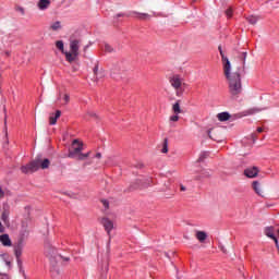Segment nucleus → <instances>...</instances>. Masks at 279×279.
Masks as SVG:
<instances>
[{
	"label": "nucleus",
	"mask_w": 279,
	"mask_h": 279,
	"mask_svg": "<svg viewBox=\"0 0 279 279\" xmlns=\"http://www.w3.org/2000/svg\"><path fill=\"white\" fill-rule=\"evenodd\" d=\"M226 14L228 19H232V8L227 9Z\"/></svg>",
	"instance_id": "32"
},
{
	"label": "nucleus",
	"mask_w": 279,
	"mask_h": 279,
	"mask_svg": "<svg viewBox=\"0 0 279 279\" xmlns=\"http://www.w3.org/2000/svg\"><path fill=\"white\" fill-rule=\"evenodd\" d=\"M242 60V66L245 69V60H247V52H242V56L239 57Z\"/></svg>",
	"instance_id": "24"
},
{
	"label": "nucleus",
	"mask_w": 279,
	"mask_h": 279,
	"mask_svg": "<svg viewBox=\"0 0 279 279\" xmlns=\"http://www.w3.org/2000/svg\"><path fill=\"white\" fill-rule=\"evenodd\" d=\"M24 241L23 238H20L17 243L14 244V254L20 271L23 269V259H21V256H23Z\"/></svg>",
	"instance_id": "5"
},
{
	"label": "nucleus",
	"mask_w": 279,
	"mask_h": 279,
	"mask_svg": "<svg viewBox=\"0 0 279 279\" xmlns=\"http://www.w3.org/2000/svg\"><path fill=\"white\" fill-rule=\"evenodd\" d=\"M0 243H2V245H4V247H10V245H12V240H10V235L4 233L2 235H0Z\"/></svg>",
	"instance_id": "13"
},
{
	"label": "nucleus",
	"mask_w": 279,
	"mask_h": 279,
	"mask_svg": "<svg viewBox=\"0 0 279 279\" xmlns=\"http://www.w3.org/2000/svg\"><path fill=\"white\" fill-rule=\"evenodd\" d=\"M208 158V153H202L201 156L198 157V162H204Z\"/></svg>",
	"instance_id": "26"
},
{
	"label": "nucleus",
	"mask_w": 279,
	"mask_h": 279,
	"mask_svg": "<svg viewBox=\"0 0 279 279\" xmlns=\"http://www.w3.org/2000/svg\"><path fill=\"white\" fill-rule=\"evenodd\" d=\"M62 26L60 25V21L54 22L51 26L50 29H52V32H58V29H61Z\"/></svg>",
	"instance_id": "22"
},
{
	"label": "nucleus",
	"mask_w": 279,
	"mask_h": 279,
	"mask_svg": "<svg viewBox=\"0 0 279 279\" xmlns=\"http://www.w3.org/2000/svg\"><path fill=\"white\" fill-rule=\"evenodd\" d=\"M9 219H10V215L8 214V211H3V213L1 214V220H2L4 223H8Z\"/></svg>",
	"instance_id": "23"
},
{
	"label": "nucleus",
	"mask_w": 279,
	"mask_h": 279,
	"mask_svg": "<svg viewBox=\"0 0 279 279\" xmlns=\"http://www.w3.org/2000/svg\"><path fill=\"white\" fill-rule=\"evenodd\" d=\"M105 50L108 52V53H112V51H114V49H112V46L110 45H105Z\"/></svg>",
	"instance_id": "31"
},
{
	"label": "nucleus",
	"mask_w": 279,
	"mask_h": 279,
	"mask_svg": "<svg viewBox=\"0 0 279 279\" xmlns=\"http://www.w3.org/2000/svg\"><path fill=\"white\" fill-rule=\"evenodd\" d=\"M95 158L101 159V153H97V154L95 155Z\"/></svg>",
	"instance_id": "44"
},
{
	"label": "nucleus",
	"mask_w": 279,
	"mask_h": 279,
	"mask_svg": "<svg viewBox=\"0 0 279 279\" xmlns=\"http://www.w3.org/2000/svg\"><path fill=\"white\" fill-rule=\"evenodd\" d=\"M121 16H125V14H123V13L117 14V17H118V19L121 17Z\"/></svg>",
	"instance_id": "48"
},
{
	"label": "nucleus",
	"mask_w": 279,
	"mask_h": 279,
	"mask_svg": "<svg viewBox=\"0 0 279 279\" xmlns=\"http://www.w3.org/2000/svg\"><path fill=\"white\" fill-rule=\"evenodd\" d=\"M246 21L250 23V25H256L258 23V21H260V16L250 15L246 17Z\"/></svg>",
	"instance_id": "17"
},
{
	"label": "nucleus",
	"mask_w": 279,
	"mask_h": 279,
	"mask_svg": "<svg viewBox=\"0 0 279 279\" xmlns=\"http://www.w3.org/2000/svg\"><path fill=\"white\" fill-rule=\"evenodd\" d=\"M172 111L174 114H182V108H180V100H178L173 106H172Z\"/></svg>",
	"instance_id": "18"
},
{
	"label": "nucleus",
	"mask_w": 279,
	"mask_h": 279,
	"mask_svg": "<svg viewBox=\"0 0 279 279\" xmlns=\"http://www.w3.org/2000/svg\"><path fill=\"white\" fill-rule=\"evenodd\" d=\"M217 118H218L219 121H229L230 113L221 112V113H218Z\"/></svg>",
	"instance_id": "19"
},
{
	"label": "nucleus",
	"mask_w": 279,
	"mask_h": 279,
	"mask_svg": "<svg viewBox=\"0 0 279 279\" xmlns=\"http://www.w3.org/2000/svg\"><path fill=\"white\" fill-rule=\"evenodd\" d=\"M220 51L223 73L229 84V93L232 97H239L243 93V83L241 82V68L232 66L230 59L226 57L221 47L218 48Z\"/></svg>",
	"instance_id": "1"
},
{
	"label": "nucleus",
	"mask_w": 279,
	"mask_h": 279,
	"mask_svg": "<svg viewBox=\"0 0 279 279\" xmlns=\"http://www.w3.org/2000/svg\"><path fill=\"white\" fill-rule=\"evenodd\" d=\"M5 197V192L3 191V187L0 185V199H3Z\"/></svg>",
	"instance_id": "34"
},
{
	"label": "nucleus",
	"mask_w": 279,
	"mask_h": 279,
	"mask_svg": "<svg viewBox=\"0 0 279 279\" xmlns=\"http://www.w3.org/2000/svg\"><path fill=\"white\" fill-rule=\"evenodd\" d=\"M151 19V15L147 13H141V21H149Z\"/></svg>",
	"instance_id": "27"
},
{
	"label": "nucleus",
	"mask_w": 279,
	"mask_h": 279,
	"mask_svg": "<svg viewBox=\"0 0 279 279\" xmlns=\"http://www.w3.org/2000/svg\"><path fill=\"white\" fill-rule=\"evenodd\" d=\"M107 247H110V242L108 243V246Z\"/></svg>",
	"instance_id": "50"
},
{
	"label": "nucleus",
	"mask_w": 279,
	"mask_h": 279,
	"mask_svg": "<svg viewBox=\"0 0 279 279\" xmlns=\"http://www.w3.org/2000/svg\"><path fill=\"white\" fill-rule=\"evenodd\" d=\"M256 112H260V109H256V108L250 109V114H256Z\"/></svg>",
	"instance_id": "35"
},
{
	"label": "nucleus",
	"mask_w": 279,
	"mask_h": 279,
	"mask_svg": "<svg viewBox=\"0 0 279 279\" xmlns=\"http://www.w3.org/2000/svg\"><path fill=\"white\" fill-rule=\"evenodd\" d=\"M161 151H162V154H167V151H169V145L167 143V140H165V142H163Z\"/></svg>",
	"instance_id": "29"
},
{
	"label": "nucleus",
	"mask_w": 279,
	"mask_h": 279,
	"mask_svg": "<svg viewBox=\"0 0 279 279\" xmlns=\"http://www.w3.org/2000/svg\"><path fill=\"white\" fill-rule=\"evenodd\" d=\"M63 99L65 104H69V101H71V96H69V94H64Z\"/></svg>",
	"instance_id": "33"
},
{
	"label": "nucleus",
	"mask_w": 279,
	"mask_h": 279,
	"mask_svg": "<svg viewBox=\"0 0 279 279\" xmlns=\"http://www.w3.org/2000/svg\"><path fill=\"white\" fill-rule=\"evenodd\" d=\"M20 274H22L24 279H28L27 274H25V269L20 270Z\"/></svg>",
	"instance_id": "39"
},
{
	"label": "nucleus",
	"mask_w": 279,
	"mask_h": 279,
	"mask_svg": "<svg viewBox=\"0 0 279 279\" xmlns=\"http://www.w3.org/2000/svg\"><path fill=\"white\" fill-rule=\"evenodd\" d=\"M87 117H89L90 119H95L96 121H101V117H99V114H97V112L95 111H86L84 119H87Z\"/></svg>",
	"instance_id": "15"
},
{
	"label": "nucleus",
	"mask_w": 279,
	"mask_h": 279,
	"mask_svg": "<svg viewBox=\"0 0 279 279\" xmlns=\"http://www.w3.org/2000/svg\"><path fill=\"white\" fill-rule=\"evenodd\" d=\"M60 258H62V260H65V263H69V262L71 260V258L64 257V256H62V255H60Z\"/></svg>",
	"instance_id": "40"
},
{
	"label": "nucleus",
	"mask_w": 279,
	"mask_h": 279,
	"mask_svg": "<svg viewBox=\"0 0 279 279\" xmlns=\"http://www.w3.org/2000/svg\"><path fill=\"white\" fill-rule=\"evenodd\" d=\"M82 40L80 39H71L70 40V51H64V41L58 40L56 41V47L61 51V53H64L66 62L70 64H73V62H77L80 58V44Z\"/></svg>",
	"instance_id": "2"
},
{
	"label": "nucleus",
	"mask_w": 279,
	"mask_h": 279,
	"mask_svg": "<svg viewBox=\"0 0 279 279\" xmlns=\"http://www.w3.org/2000/svg\"><path fill=\"white\" fill-rule=\"evenodd\" d=\"M197 241H199V243H204L206 239H208V234H206L205 231H196L195 234Z\"/></svg>",
	"instance_id": "16"
},
{
	"label": "nucleus",
	"mask_w": 279,
	"mask_h": 279,
	"mask_svg": "<svg viewBox=\"0 0 279 279\" xmlns=\"http://www.w3.org/2000/svg\"><path fill=\"white\" fill-rule=\"evenodd\" d=\"M151 182V179H147V183H143V186H147Z\"/></svg>",
	"instance_id": "45"
},
{
	"label": "nucleus",
	"mask_w": 279,
	"mask_h": 279,
	"mask_svg": "<svg viewBox=\"0 0 279 279\" xmlns=\"http://www.w3.org/2000/svg\"><path fill=\"white\" fill-rule=\"evenodd\" d=\"M81 151H84V142L78 138L73 140L71 144V148H69L68 158L75 159Z\"/></svg>",
	"instance_id": "4"
},
{
	"label": "nucleus",
	"mask_w": 279,
	"mask_h": 279,
	"mask_svg": "<svg viewBox=\"0 0 279 279\" xmlns=\"http://www.w3.org/2000/svg\"><path fill=\"white\" fill-rule=\"evenodd\" d=\"M72 71H73V73H77L78 68H77V66H75V65H73V66H72Z\"/></svg>",
	"instance_id": "41"
},
{
	"label": "nucleus",
	"mask_w": 279,
	"mask_h": 279,
	"mask_svg": "<svg viewBox=\"0 0 279 279\" xmlns=\"http://www.w3.org/2000/svg\"><path fill=\"white\" fill-rule=\"evenodd\" d=\"M180 191H186V186H184V185H180Z\"/></svg>",
	"instance_id": "47"
},
{
	"label": "nucleus",
	"mask_w": 279,
	"mask_h": 279,
	"mask_svg": "<svg viewBox=\"0 0 279 279\" xmlns=\"http://www.w3.org/2000/svg\"><path fill=\"white\" fill-rule=\"evenodd\" d=\"M49 5H51V0H39L37 3L39 10H47Z\"/></svg>",
	"instance_id": "14"
},
{
	"label": "nucleus",
	"mask_w": 279,
	"mask_h": 279,
	"mask_svg": "<svg viewBox=\"0 0 279 279\" xmlns=\"http://www.w3.org/2000/svg\"><path fill=\"white\" fill-rule=\"evenodd\" d=\"M4 134L7 138V145H8L10 141L8 140V120L7 119H4Z\"/></svg>",
	"instance_id": "25"
},
{
	"label": "nucleus",
	"mask_w": 279,
	"mask_h": 279,
	"mask_svg": "<svg viewBox=\"0 0 279 279\" xmlns=\"http://www.w3.org/2000/svg\"><path fill=\"white\" fill-rule=\"evenodd\" d=\"M260 172V170L258 169V167L256 166H253V167H250V168H246L244 170V175L246 178H251V179H254V178H257L258 177V173Z\"/></svg>",
	"instance_id": "9"
},
{
	"label": "nucleus",
	"mask_w": 279,
	"mask_h": 279,
	"mask_svg": "<svg viewBox=\"0 0 279 279\" xmlns=\"http://www.w3.org/2000/svg\"><path fill=\"white\" fill-rule=\"evenodd\" d=\"M169 121H172L173 123H178V121H180V116L174 113V116H171L169 118Z\"/></svg>",
	"instance_id": "28"
},
{
	"label": "nucleus",
	"mask_w": 279,
	"mask_h": 279,
	"mask_svg": "<svg viewBox=\"0 0 279 279\" xmlns=\"http://www.w3.org/2000/svg\"><path fill=\"white\" fill-rule=\"evenodd\" d=\"M16 10L17 12H21V14H25V9H23L22 7H17Z\"/></svg>",
	"instance_id": "38"
},
{
	"label": "nucleus",
	"mask_w": 279,
	"mask_h": 279,
	"mask_svg": "<svg viewBox=\"0 0 279 279\" xmlns=\"http://www.w3.org/2000/svg\"><path fill=\"white\" fill-rule=\"evenodd\" d=\"M105 271H108V264H107L106 267H105Z\"/></svg>",
	"instance_id": "49"
},
{
	"label": "nucleus",
	"mask_w": 279,
	"mask_h": 279,
	"mask_svg": "<svg viewBox=\"0 0 279 279\" xmlns=\"http://www.w3.org/2000/svg\"><path fill=\"white\" fill-rule=\"evenodd\" d=\"M252 138H253V141H256V140L258 138V136L256 135V133H253V134H252Z\"/></svg>",
	"instance_id": "43"
},
{
	"label": "nucleus",
	"mask_w": 279,
	"mask_h": 279,
	"mask_svg": "<svg viewBox=\"0 0 279 279\" xmlns=\"http://www.w3.org/2000/svg\"><path fill=\"white\" fill-rule=\"evenodd\" d=\"M89 156H90V151L86 154L81 151L74 160H80V161L86 160V158H89Z\"/></svg>",
	"instance_id": "20"
},
{
	"label": "nucleus",
	"mask_w": 279,
	"mask_h": 279,
	"mask_svg": "<svg viewBox=\"0 0 279 279\" xmlns=\"http://www.w3.org/2000/svg\"><path fill=\"white\" fill-rule=\"evenodd\" d=\"M265 234H266V236H268L269 239H272V241H275L276 247H277V250H279L278 238H276V229H274V227H267L265 229Z\"/></svg>",
	"instance_id": "10"
},
{
	"label": "nucleus",
	"mask_w": 279,
	"mask_h": 279,
	"mask_svg": "<svg viewBox=\"0 0 279 279\" xmlns=\"http://www.w3.org/2000/svg\"><path fill=\"white\" fill-rule=\"evenodd\" d=\"M98 71H99V63H96L94 66V74L97 75Z\"/></svg>",
	"instance_id": "36"
},
{
	"label": "nucleus",
	"mask_w": 279,
	"mask_h": 279,
	"mask_svg": "<svg viewBox=\"0 0 279 279\" xmlns=\"http://www.w3.org/2000/svg\"><path fill=\"white\" fill-rule=\"evenodd\" d=\"M5 232V227H3V223L0 221V234H3Z\"/></svg>",
	"instance_id": "37"
},
{
	"label": "nucleus",
	"mask_w": 279,
	"mask_h": 279,
	"mask_svg": "<svg viewBox=\"0 0 279 279\" xmlns=\"http://www.w3.org/2000/svg\"><path fill=\"white\" fill-rule=\"evenodd\" d=\"M252 186L256 195H259V197H265V189L258 181H253Z\"/></svg>",
	"instance_id": "11"
},
{
	"label": "nucleus",
	"mask_w": 279,
	"mask_h": 279,
	"mask_svg": "<svg viewBox=\"0 0 279 279\" xmlns=\"http://www.w3.org/2000/svg\"><path fill=\"white\" fill-rule=\"evenodd\" d=\"M170 84L177 90V97H182V94L184 93V90H182V78L174 75L170 78Z\"/></svg>",
	"instance_id": "7"
},
{
	"label": "nucleus",
	"mask_w": 279,
	"mask_h": 279,
	"mask_svg": "<svg viewBox=\"0 0 279 279\" xmlns=\"http://www.w3.org/2000/svg\"><path fill=\"white\" fill-rule=\"evenodd\" d=\"M134 189H138V184H135V185H131L130 186V191L134 190Z\"/></svg>",
	"instance_id": "42"
},
{
	"label": "nucleus",
	"mask_w": 279,
	"mask_h": 279,
	"mask_svg": "<svg viewBox=\"0 0 279 279\" xmlns=\"http://www.w3.org/2000/svg\"><path fill=\"white\" fill-rule=\"evenodd\" d=\"M51 165V161L49 159H43V155H37L35 159L26 163L25 166H22L20 169L22 173L27 175V173H36L38 169H49V166Z\"/></svg>",
	"instance_id": "3"
},
{
	"label": "nucleus",
	"mask_w": 279,
	"mask_h": 279,
	"mask_svg": "<svg viewBox=\"0 0 279 279\" xmlns=\"http://www.w3.org/2000/svg\"><path fill=\"white\" fill-rule=\"evenodd\" d=\"M12 269V262L8 260L7 255H0V276H8L5 272Z\"/></svg>",
	"instance_id": "6"
},
{
	"label": "nucleus",
	"mask_w": 279,
	"mask_h": 279,
	"mask_svg": "<svg viewBox=\"0 0 279 279\" xmlns=\"http://www.w3.org/2000/svg\"><path fill=\"white\" fill-rule=\"evenodd\" d=\"M101 204H102V206H105L106 210H108V208H110V202H108V199H101Z\"/></svg>",
	"instance_id": "30"
},
{
	"label": "nucleus",
	"mask_w": 279,
	"mask_h": 279,
	"mask_svg": "<svg viewBox=\"0 0 279 279\" xmlns=\"http://www.w3.org/2000/svg\"><path fill=\"white\" fill-rule=\"evenodd\" d=\"M59 117H62V111L60 110H57L54 116L51 113L49 117V125H56L58 123Z\"/></svg>",
	"instance_id": "12"
},
{
	"label": "nucleus",
	"mask_w": 279,
	"mask_h": 279,
	"mask_svg": "<svg viewBox=\"0 0 279 279\" xmlns=\"http://www.w3.org/2000/svg\"><path fill=\"white\" fill-rule=\"evenodd\" d=\"M22 228H23V233L21 239H23L24 236H27L29 234V230H27V221H22Z\"/></svg>",
	"instance_id": "21"
},
{
	"label": "nucleus",
	"mask_w": 279,
	"mask_h": 279,
	"mask_svg": "<svg viewBox=\"0 0 279 279\" xmlns=\"http://www.w3.org/2000/svg\"><path fill=\"white\" fill-rule=\"evenodd\" d=\"M100 223H101V226H104V228L109 236V242H110V232H112V230H114V222H112V220H110V218L104 217L100 219Z\"/></svg>",
	"instance_id": "8"
},
{
	"label": "nucleus",
	"mask_w": 279,
	"mask_h": 279,
	"mask_svg": "<svg viewBox=\"0 0 279 279\" xmlns=\"http://www.w3.org/2000/svg\"><path fill=\"white\" fill-rule=\"evenodd\" d=\"M262 132H264L263 128H257V133L262 134Z\"/></svg>",
	"instance_id": "46"
}]
</instances>
